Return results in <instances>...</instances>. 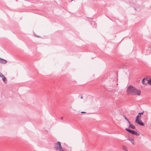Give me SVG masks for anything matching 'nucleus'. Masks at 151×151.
I'll list each match as a JSON object with an SVG mask.
<instances>
[{
	"mask_svg": "<svg viewBox=\"0 0 151 151\" xmlns=\"http://www.w3.org/2000/svg\"><path fill=\"white\" fill-rule=\"evenodd\" d=\"M146 81L147 82L146 83L147 84L148 83L150 85H151V79L150 80H147V79H146Z\"/></svg>",
	"mask_w": 151,
	"mask_h": 151,
	"instance_id": "nucleus-11",
	"label": "nucleus"
},
{
	"mask_svg": "<svg viewBox=\"0 0 151 151\" xmlns=\"http://www.w3.org/2000/svg\"><path fill=\"white\" fill-rule=\"evenodd\" d=\"M63 119V117H62L61 118V120H62Z\"/></svg>",
	"mask_w": 151,
	"mask_h": 151,
	"instance_id": "nucleus-17",
	"label": "nucleus"
},
{
	"mask_svg": "<svg viewBox=\"0 0 151 151\" xmlns=\"http://www.w3.org/2000/svg\"><path fill=\"white\" fill-rule=\"evenodd\" d=\"M141 115H137L136 117L135 122H137V120H140L141 119Z\"/></svg>",
	"mask_w": 151,
	"mask_h": 151,
	"instance_id": "nucleus-7",
	"label": "nucleus"
},
{
	"mask_svg": "<svg viewBox=\"0 0 151 151\" xmlns=\"http://www.w3.org/2000/svg\"><path fill=\"white\" fill-rule=\"evenodd\" d=\"M125 130L133 134H135L136 136H139V134L137 133L136 131L130 129L128 128H126L125 129Z\"/></svg>",
	"mask_w": 151,
	"mask_h": 151,
	"instance_id": "nucleus-3",
	"label": "nucleus"
},
{
	"mask_svg": "<svg viewBox=\"0 0 151 151\" xmlns=\"http://www.w3.org/2000/svg\"><path fill=\"white\" fill-rule=\"evenodd\" d=\"M123 116L127 121H128V120H129L127 118V117L124 115H123Z\"/></svg>",
	"mask_w": 151,
	"mask_h": 151,
	"instance_id": "nucleus-13",
	"label": "nucleus"
},
{
	"mask_svg": "<svg viewBox=\"0 0 151 151\" xmlns=\"http://www.w3.org/2000/svg\"><path fill=\"white\" fill-rule=\"evenodd\" d=\"M146 79H145V78H144L142 79V84L146 85L147 83H145V81H146Z\"/></svg>",
	"mask_w": 151,
	"mask_h": 151,
	"instance_id": "nucleus-12",
	"label": "nucleus"
},
{
	"mask_svg": "<svg viewBox=\"0 0 151 151\" xmlns=\"http://www.w3.org/2000/svg\"><path fill=\"white\" fill-rule=\"evenodd\" d=\"M129 128H132L133 129H135L136 128L135 126L132 124L129 125Z\"/></svg>",
	"mask_w": 151,
	"mask_h": 151,
	"instance_id": "nucleus-9",
	"label": "nucleus"
},
{
	"mask_svg": "<svg viewBox=\"0 0 151 151\" xmlns=\"http://www.w3.org/2000/svg\"><path fill=\"white\" fill-rule=\"evenodd\" d=\"M0 77L2 78V80L5 83H6L7 79L4 75L0 72Z\"/></svg>",
	"mask_w": 151,
	"mask_h": 151,
	"instance_id": "nucleus-4",
	"label": "nucleus"
},
{
	"mask_svg": "<svg viewBox=\"0 0 151 151\" xmlns=\"http://www.w3.org/2000/svg\"><path fill=\"white\" fill-rule=\"evenodd\" d=\"M128 139L129 141L133 145H134V140L133 138H128Z\"/></svg>",
	"mask_w": 151,
	"mask_h": 151,
	"instance_id": "nucleus-8",
	"label": "nucleus"
},
{
	"mask_svg": "<svg viewBox=\"0 0 151 151\" xmlns=\"http://www.w3.org/2000/svg\"><path fill=\"white\" fill-rule=\"evenodd\" d=\"M81 99H83V96H81Z\"/></svg>",
	"mask_w": 151,
	"mask_h": 151,
	"instance_id": "nucleus-18",
	"label": "nucleus"
},
{
	"mask_svg": "<svg viewBox=\"0 0 151 151\" xmlns=\"http://www.w3.org/2000/svg\"><path fill=\"white\" fill-rule=\"evenodd\" d=\"M135 122L142 126H144L145 125V124L142 122V121L140 120H138L137 122Z\"/></svg>",
	"mask_w": 151,
	"mask_h": 151,
	"instance_id": "nucleus-6",
	"label": "nucleus"
},
{
	"mask_svg": "<svg viewBox=\"0 0 151 151\" xmlns=\"http://www.w3.org/2000/svg\"><path fill=\"white\" fill-rule=\"evenodd\" d=\"M122 149L124 151H128L127 147L124 145L122 146Z\"/></svg>",
	"mask_w": 151,
	"mask_h": 151,
	"instance_id": "nucleus-10",
	"label": "nucleus"
},
{
	"mask_svg": "<svg viewBox=\"0 0 151 151\" xmlns=\"http://www.w3.org/2000/svg\"><path fill=\"white\" fill-rule=\"evenodd\" d=\"M144 112L143 111L142 112L139 113V114H138V115H141H141L143 114Z\"/></svg>",
	"mask_w": 151,
	"mask_h": 151,
	"instance_id": "nucleus-14",
	"label": "nucleus"
},
{
	"mask_svg": "<svg viewBox=\"0 0 151 151\" xmlns=\"http://www.w3.org/2000/svg\"><path fill=\"white\" fill-rule=\"evenodd\" d=\"M127 92L128 94L132 95L133 96H140L141 94V91L140 90L136 89L133 86L130 85L127 88Z\"/></svg>",
	"mask_w": 151,
	"mask_h": 151,
	"instance_id": "nucleus-1",
	"label": "nucleus"
},
{
	"mask_svg": "<svg viewBox=\"0 0 151 151\" xmlns=\"http://www.w3.org/2000/svg\"><path fill=\"white\" fill-rule=\"evenodd\" d=\"M86 112H83V111H82L81 112V113H85Z\"/></svg>",
	"mask_w": 151,
	"mask_h": 151,
	"instance_id": "nucleus-16",
	"label": "nucleus"
},
{
	"mask_svg": "<svg viewBox=\"0 0 151 151\" xmlns=\"http://www.w3.org/2000/svg\"><path fill=\"white\" fill-rule=\"evenodd\" d=\"M54 148L56 151H64V150L61 146L60 142H57L54 143Z\"/></svg>",
	"mask_w": 151,
	"mask_h": 151,
	"instance_id": "nucleus-2",
	"label": "nucleus"
},
{
	"mask_svg": "<svg viewBox=\"0 0 151 151\" xmlns=\"http://www.w3.org/2000/svg\"><path fill=\"white\" fill-rule=\"evenodd\" d=\"M127 121L128 122V123L129 124V125H130V124H132L131 122L129 121V120H128V121Z\"/></svg>",
	"mask_w": 151,
	"mask_h": 151,
	"instance_id": "nucleus-15",
	"label": "nucleus"
},
{
	"mask_svg": "<svg viewBox=\"0 0 151 151\" xmlns=\"http://www.w3.org/2000/svg\"><path fill=\"white\" fill-rule=\"evenodd\" d=\"M7 62V61L0 58V63L2 64H5Z\"/></svg>",
	"mask_w": 151,
	"mask_h": 151,
	"instance_id": "nucleus-5",
	"label": "nucleus"
}]
</instances>
